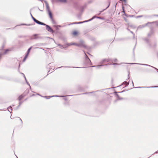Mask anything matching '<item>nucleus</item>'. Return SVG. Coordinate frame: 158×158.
Here are the masks:
<instances>
[{
  "label": "nucleus",
  "mask_w": 158,
  "mask_h": 158,
  "mask_svg": "<svg viewBox=\"0 0 158 158\" xmlns=\"http://www.w3.org/2000/svg\"><path fill=\"white\" fill-rule=\"evenodd\" d=\"M123 0L124 1H125V0Z\"/></svg>",
  "instance_id": "nucleus-17"
},
{
  "label": "nucleus",
  "mask_w": 158,
  "mask_h": 158,
  "mask_svg": "<svg viewBox=\"0 0 158 158\" xmlns=\"http://www.w3.org/2000/svg\"><path fill=\"white\" fill-rule=\"evenodd\" d=\"M78 33L76 31H74L73 32L72 34L74 36H77L78 35Z\"/></svg>",
  "instance_id": "nucleus-8"
},
{
  "label": "nucleus",
  "mask_w": 158,
  "mask_h": 158,
  "mask_svg": "<svg viewBox=\"0 0 158 158\" xmlns=\"http://www.w3.org/2000/svg\"><path fill=\"white\" fill-rule=\"evenodd\" d=\"M116 96L117 98L119 99H122L123 98V97H119L118 94H116Z\"/></svg>",
  "instance_id": "nucleus-9"
},
{
  "label": "nucleus",
  "mask_w": 158,
  "mask_h": 158,
  "mask_svg": "<svg viewBox=\"0 0 158 158\" xmlns=\"http://www.w3.org/2000/svg\"><path fill=\"white\" fill-rule=\"evenodd\" d=\"M98 18H99L98 17L94 16L91 19H90L89 20H92L93 19H98Z\"/></svg>",
  "instance_id": "nucleus-10"
},
{
  "label": "nucleus",
  "mask_w": 158,
  "mask_h": 158,
  "mask_svg": "<svg viewBox=\"0 0 158 158\" xmlns=\"http://www.w3.org/2000/svg\"><path fill=\"white\" fill-rule=\"evenodd\" d=\"M25 93H23L20 96H19L18 98V99L20 101L25 96Z\"/></svg>",
  "instance_id": "nucleus-6"
},
{
  "label": "nucleus",
  "mask_w": 158,
  "mask_h": 158,
  "mask_svg": "<svg viewBox=\"0 0 158 158\" xmlns=\"http://www.w3.org/2000/svg\"><path fill=\"white\" fill-rule=\"evenodd\" d=\"M35 22H36L37 23L43 25H45V24L39 21L38 20H34ZM46 29L47 31H48L49 32L51 33H53L54 32L53 30L48 25H46Z\"/></svg>",
  "instance_id": "nucleus-1"
},
{
  "label": "nucleus",
  "mask_w": 158,
  "mask_h": 158,
  "mask_svg": "<svg viewBox=\"0 0 158 158\" xmlns=\"http://www.w3.org/2000/svg\"><path fill=\"white\" fill-rule=\"evenodd\" d=\"M87 59H88V60H90L88 58Z\"/></svg>",
  "instance_id": "nucleus-14"
},
{
  "label": "nucleus",
  "mask_w": 158,
  "mask_h": 158,
  "mask_svg": "<svg viewBox=\"0 0 158 158\" xmlns=\"http://www.w3.org/2000/svg\"><path fill=\"white\" fill-rule=\"evenodd\" d=\"M11 50L10 49H7L5 50V51L3 53V54H6V53H8Z\"/></svg>",
  "instance_id": "nucleus-7"
},
{
  "label": "nucleus",
  "mask_w": 158,
  "mask_h": 158,
  "mask_svg": "<svg viewBox=\"0 0 158 158\" xmlns=\"http://www.w3.org/2000/svg\"><path fill=\"white\" fill-rule=\"evenodd\" d=\"M17 120H21V118H17Z\"/></svg>",
  "instance_id": "nucleus-11"
},
{
  "label": "nucleus",
  "mask_w": 158,
  "mask_h": 158,
  "mask_svg": "<svg viewBox=\"0 0 158 158\" xmlns=\"http://www.w3.org/2000/svg\"><path fill=\"white\" fill-rule=\"evenodd\" d=\"M118 93H120L121 92H118Z\"/></svg>",
  "instance_id": "nucleus-16"
},
{
  "label": "nucleus",
  "mask_w": 158,
  "mask_h": 158,
  "mask_svg": "<svg viewBox=\"0 0 158 158\" xmlns=\"http://www.w3.org/2000/svg\"><path fill=\"white\" fill-rule=\"evenodd\" d=\"M125 84H126V85H128V83H127V82H125Z\"/></svg>",
  "instance_id": "nucleus-12"
},
{
  "label": "nucleus",
  "mask_w": 158,
  "mask_h": 158,
  "mask_svg": "<svg viewBox=\"0 0 158 158\" xmlns=\"http://www.w3.org/2000/svg\"><path fill=\"white\" fill-rule=\"evenodd\" d=\"M31 48H32V47H31L28 49V50H27V54H26L25 56V57L24 58V60H25L27 58V57Z\"/></svg>",
  "instance_id": "nucleus-4"
},
{
  "label": "nucleus",
  "mask_w": 158,
  "mask_h": 158,
  "mask_svg": "<svg viewBox=\"0 0 158 158\" xmlns=\"http://www.w3.org/2000/svg\"><path fill=\"white\" fill-rule=\"evenodd\" d=\"M87 22V21H84V22H79V23H84V22Z\"/></svg>",
  "instance_id": "nucleus-13"
},
{
  "label": "nucleus",
  "mask_w": 158,
  "mask_h": 158,
  "mask_svg": "<svg viewBox=\"0 0 158 158\" xmlns=\"http://www.w3.org/2000/svg\"><path fill=\"white\" fill-rule=\"evenodd\" d=\"M33 20H36L35 19H34V18H33Z\"/></svg>",
  "instance_id": "nucleus-15"
},
{
  "label": "nucleus",
  "mask_w": 158,
  "mask_h": 158,
  "mask_svg": "<svg viewBox=\"0 0 158 158\" xmlns=\"http://www.w3.org/2000/svg\"><path fill=\"white\" fill-rule=\"evenodd\" d=\"M46 7L47 10L48 11V14L50 17V19H52V14L51 13V11H50V10H49V7L48 5V4H46Z\"/></svg>",
  "instance_id": "nucleus-3"
},
{
  "label": "nucleus",
  "mask_w": 158,
  "mask_h": 158,
  "mask_svg": "<svg viewBox=\"0 0 158 158\" xmlns=\"http://www.w3.org/2000/svg\"><path fill=\"white\" fill-rule=\"evenodd\" d=\"M40 38L41 37L39 36V35L38 34H34L32 36V38L33 39H37Z\"/></svg>",
  "instance_id": "nucleus-5"
},
{
  "label": "nucleus",
  "mask_w": 158,
  "mask_h": 158,
  "mask_svg": "<svg viewBox=\"0 0 158 158\" xmlns=\"http://www.w3.org/2000/svg\"><path fill=\"white\" fill-rule=\"evenodd\" d=\"M75 45L78 46L82 47L85 48H86L87 47L86 45L83 40H81L79 43L78 44L74 43H72L70 45Z\"/></svg>",
  "instance_id": "nucleus-2"
}]
</instances>
